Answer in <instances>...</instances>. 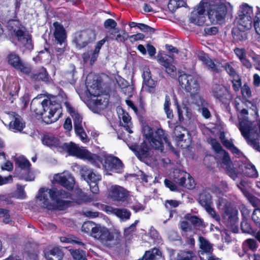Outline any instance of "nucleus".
<instances>
[{
	"label": "nucleus",
	"instance_id": "nucleus-33",
	"mask_svg": "<svg viewBox=\"0 0 260 260\" xmlns=\"http://www.w3.org/2000/svg\"><path fill=\"white\" fill-rule=\"evenodd\" d=\"M199 100L194 103L197 111L201 114H210L209 104L203 98L199 96Z\"/></svg>",
	"mask_w": 260,
	"mask_h": 260
},
{
	"label": "nucleus",
	"instance_id": "nucleus-7",
	"mask_svg": "<svg viewBox=\"0 0 260 260\" xmlns=\"http://www.w3.org/2000/svg\"><path fill=\"white\" fill-rule=\"evenodd\" d=\"M178 82L181 88L184 89L186 92L189 93L191 99L198 95L200 85L196 77L189 74H182L178 77Z\"/></svg>",
	"mask_w": 260,
	"mask_h": 260
},
{
	"label": "nucleus",
	"instance_id": "nucleus-64",
	"mask_svg": "<svg viewBox=\"0 0 260 260\" xmlns=\"http://www.w3.org/2000/svg\"><path fill=\"white\" fill-rule=\"evenodd\" d=\"M252 219L256 224L260 223V208H256L253 211Z\"/></svg>",
	"mask_w": 260,
	"mask_h": 260
},
{
	"label": "nucleus",
	"instance_id": "nucleus-52",
	"mask_svg": "<svg viewBox=\"0 0 260 260\" xmlns=\"http://www.w3.org/2000/svg\"><path fill=\"white\" fill-rule=\"evenodd\" d=\"M210 144L212 148L216 152V154H220L222 151H224V150L222 149L220 144L215 139H211L210 141Z\"/></svg>",
	"mask_w": 260,
	"mask_h": 260
},
{
	"label": "nucleus",
	"instance_id": "nucleus-44",
	"mask_svg": "<svg viewBox=\"0 0 260 260\" xmlns=\"http://www.w3.org/2000/svg\"><path fill=\"white\" fill-rule=\"evenodd\" d=\"M231 82L232 83V87L235 91H238L241 89L242 80L240 76L238 75L232 78Z\"/></svg>",
	"mask_w": 260,
	"mask_h": 260
},
{
	"label": "nucleus",
	"instance_id": "nucleus-21",
	"mask_svg": "<svg viewBox=\"0 0 260 260\" xmlns=\"http://www.w3.org/2000/svg\"><path fill=\"white\" fill-rule=\"evenodd\" d=\"M9 128L14 132H21L25 126V123L19 115H9Z\"/></svg>",
	"mask_w": 260,
	"mask_h": 260
},
{
	"label": "nucleus",
	"instance_id": "nucleus-29",
	"mask_svg": "<svg viewBox=\"0 0 260 260\" xmlns=\"http://www.w3.org/2000/svg\"><path fill=\"white\" fill-rule=\"evenodd\" d=\"M158 62L166 69V72L170 75H174L176 74V68L172 64L170 59L167 56H161L158 59Z\"/></svg>",
	"mask_w": 260,
	"mask_h": 260
},
{
	"label": "nucleus",
	"instance_id": "nucleus-63",
	"mask_svg": "<svg viewBox=\"0 0 260 260\" xmlns=\"http://www.w3.org/2000/svg\"><path fill=\"white\" fill-rule=\"evenodd\" d=\"M204 31L207 35H215L218 32V28L216 26H207L205 27Z\"/></svg>",
	"mask_w": 260,
	"mask_h": 260
},
{
	"label": "nucleus",
	"instance_id": "nucleus-27",
	"mask_svg": "<svg viewBox=\"0 0 260 260\" xmlns=\"http://www.w3.org/2000/svg\"><path fill=\"white\" fill-rule=\"evenodd\" d=\"M131 149L139 159L145 158L148 156L149 147L145 143H143L140 145L134 146L131 147Z\"/></svg>",
	"mask_w": 260,
	"mask_h": 260
},
{
	"label": "nucleus",
	"instance_id": "nucleus-13",
	"mask_svg": "<svg viewBox=\"0 0 260 260\" xmlns=\"http://www.w3.org/2000/svg\"><path fill=\"white\" fill-rule=\"evenodd\" d=\"M52 192L53 191H57L61 193L60 194L56 196L54 194V198L52 196V201L54 205V210L58 209L62 210L67 208L69 203L68 200L71 199V194L62 189H58L56 188H52Z\"/></svg>",
	"mask_w": 260,
	"mask_h": 260
},
{
	"label": "nucleus",
	"instance_id": "nucleus-9",
	"mask_svg": "<svg viewBox=\"0 0 260 260\" xmlns=\"http://www.w3.org/2000/svg\"><path fill=\"white\" fill-rule=\"evenodd\" d=\"M61 148V152L66 151L71 155L86 159L91 163L92 160L97 158L96 154H92L83 147H79L73 142L63 143Z\"/></svg>",
	"mask_w": 260,
	"mask_h": 260
},
{
	"label": "nucleus",
	"instance_id": "nucleus-38",
	"mask_svg": "<svg viewBox=\"0 0 260 260\" xmlns=\"http://www.w3.org/2000/svg\"><path fill=\"white\" fill-rule=\"evenodd\" d=\"M15 164L18 167V170H26L30 169L29 161L23 156H20L16 159Z\"/></svg>",
	"mask_w": 260,
	"mask_h": 260
},
{
	"label": "nucleus",
	"instance_id": "nucleus-61",
	"mask_svg": "<svg viewBox=\"0 0 260 260\" xmlns=\"http://www.w3.org/2000/svg\"><path fill=\"white\" fill-rule=\"evenodd\" d=\"M75 131L77 135H78L82 140H84L86 139L87 136L83 129L82 125L81 126H74Z\"/></svg>",
	"mask_w": 260,
	"mask_h": 260
},
{
	"label": "nucleus",
	"instance_id": "nucleus-47",
	"mask_svg": "<svg viewBox=\"0 0 260 260\" xmlns=\"http://www.w3.org/2000/svg\"><path fill=\"white\" fill-rule=\"evenodd\" d=\"M253 26L256 33L260 35V10L258 8L253 19Z\"/></svg>",
	"mask_w": 260,
	"mask_h": 260
},
{
	"label": "nucleus",
	"instance_id": "nucleus-42",
	"mask_svg": "<svg viewBox=\"0 0 260 260\" xmlns=\"http://www.w3.org/2000/svg\"><path fill=\"white\" fill-rule=\"evenodd\" d=\"M41 116L42 121L46 124H51L55 122L61 115H39Z\"/></svg>",
	"mask_w": 260,
	"mask_h": 260
},
{
	"label": "nucleus",
	"instance_id": "nucleus-26",
	"mask_svg": "<svg viewBox=\"0 0 260 260\" xmlns=\"http://www.w3.org/2000/svg\"><path fill=\"white\" fill-rule=\"evenodd\" d=\"M198 201L204 208L213 205L212 197L208 189H204L200 193Z\"/></svg>",
	"mask_w": 260,
	"mask_h": 260
},
{
	"label": "nucleus",
	"instance_id": "nucleus-34",
	"mask_svg": "<svg viewBox=\"0 0 260 260\" xmlns=\"http://www.w3.org/2000/svg\"><path fill=\"white\" fill-rule=\"evenodd\" d=\"M215 158L219 161H221L222 164L225 166L226 170L231 169V167L233 166L232 161L228 152L225 150L222 151L220 154H216Z\"/></svg>",
	"mask_w": 260,
	"mask_h": 260
},
{
	"label": "nucleus",
	"instance_id": "nucleus-48",
	"mask_svg": "<svg viewBox=\"0 0 260 260\" xmlns=\"http://www.w3.org/2000/svg\"><path fill=\"white\" fill-rule=\"evenodd\" d=\"M187 219L194 226L200 227L203 225V220L197 216H190V217L188 216Z\"/></svg>",
	"mask_w": 260,
	"mask_h": 260
},
{
	"label": "nucleus",
	"instance_id": "nucleus-18",
	"mask_svg": "<svg viewBox=\"0 0 260 260\" xmlns=\"http://www.w3.org/2000/svg\"><path fill=\"white\" fill-rule=\"evenodd\" d=\"M30 78L34 82H42L46 84H50L52 81L46 69L43 67L38 72L31 74Z\"/></svg>",
	"mask_w": 260,
	"mask_h": 260
},
{
	"label": "nucleus",
	"instance_id": "nucleus-11",
	"mask_svg": "<svg viewBox=\"0 0 260 260\" xmlns=\"http://www.w3.org/2000/svg\"><path fill=\"white\" fill-rule=\"evenodd\" d=\"M61 193L60 192L57 191L52 192V189L42 188L39 190L37 198L39 201V204L42 207L48 210H54V205L50 202L49 198L52 200V196L54 198V194L56 196Z\"/></svg>",
	"mask_w": 260,
	"mask_h": 260
},
{
	"label": "nucleus",
	"instance_id": "nucleus-56",
	"mask_svg": "<svg viewBox=\"0 0 260 260\" xmlns=\"http://www.w3.org/2000/svg\"><path fill=\"white\" fill-rule=\"evenodd\" d=\"M224 70L227 72V73L229 75V76L231 78L238 75L237 74V73L236 72V70L231 66V64L229 62H226L224 64Z\"/></svg>",
	"mask_w": 260,
	"mask_h": 260
},
{
	"label": "nucleus",
	"instance_id": "nucleus-19",
	"mask_svg": "<svg viewBox=\"0 0 260 260\" xmlns=\"http://www.w3.org/2000/svg\"><path fill=\"white\" fill-rule=\"evenodd\" d=\"M54 180L68 189H72L75 184L74 177L69 173L57 174L54 176Z\"/></svg>",
	"mask_w": 260,
	"mask_h": 260
},
{
	"label": "nucleus",
	"instance_id": "nucleus-43",
	"mask_svg": "<svg viewBox=\"0 0 260 260\" xmlns=\"http://www.w3.org/2000/svg\"><path fill=\"white\" fill-rule=\"evenodd\" d=\"M179 204L180 202L176 200H170L166 201L165 207L170 211V218L173 216V212H174V211L172 210V209L173 208H176L178 207Z\"/></svg>",
	"mask_w": 260,
	"mask_h": 260
},
{
	"label": "nucleus",
	"instance_id": "nucleus-51",
	"mask_svg": "<svg viewBox=\"0 0 260 260\" xmlns=\"http://www.w3.org/2000/svg\"><path fill=\"white\" fill-rule=\"evenodd\" d=\"M213 205L208 206L205 207V210L216 221L219 222L220 220V217L219 215L217 214L216 211L213 207Z\"/></svg>",
	"mask_w": 260,
	"mask_h": 260
},
{
	"label": "nucleus",
	"instance_id": "nucleus-5",
	"mask_svg": "<svg viewBox=\"0 0 260 260\" xmlns=\"http://www.w3.org/2000/svg\"><path fill=\"white\" fill-rule=\"evenodd\" d=\"M97 158L92 160L91 164L95 166H99V162L102 164L104 169L107 172L120 173L123 171L124 165L118 157L109 155L101 154L97 155Z\"/></svg>",
	"mask_w": 260,
	"mask_h": 260
},
{
	"label": "nucleus",
	"instance_id": "nucleus-22",
	"mask_svg": "<svg viewBox=\"0 0 260 260\" xmlns=\"http://www.w3.org/2000/svg\"><path fill=\"white\" fill-rule=\"evenodd\" d=\"M87 36V32L85 31H81L76 34L73 39V43L78 49H82L90 43V40L86 38Z\"/></svg>",
	"mask_w": 260,
	"mask_h": 260
},
{
	"label": "nucleus",
	"instance_id": "nucleus-57",
	"mask_svg": "<svg viewBox=\"0 0 260 260\" xmlns=\"http://www.w3.org/2000/svg\"><path fill=\"white\" fill-rule=\"evenodd\" d=\"M117 25V22L111 18L106 20L104 23V27L106 29H115Z\"/></svg>",
	"mask_w": 260,
	"mask_h": 260
},
{
	"label": "nucleus",
	"instance_id": "nucleus-60",
	"mask_svg": "<svg viewBox=\"0 0 260 260\" xmlns=\"http://www.w3.org/2000/svg\"><path fill=\"white\" fill-rule=\"evenodd\" d=\"M247 197L251 204L256 208H260V200L255 197L248 194Z\"/></svg>",
	"mask_w": 260,
	"mask_h": 260
},
{
	"label": "nucleus",
	"instance_id": "nucleus-40",
	"mask_svg": "<svg viewBox=\"0 0 260 260\" xmlns=\"http://www.w3.org/2000/svg\"><path fill=\"white\" fill-rule=\"evenodd\" d=\"M175 260H194V255L192 251H180Z\"/></svg>",
	"mask_w": 260,
	"mask_h": 260
},
{
	"label": "nucleus",
	"instance_id": "nucleus-62",
	"mask_svg": "<svg viewBox=\"0 0 260 260\" xmlns=\"http://www.w3.org/2000/svg\"><path fill=\"white\" fill-rule=\"evenodd\" d=\"M179 227L180 229L184 232L190 231L192 230L191 224L186 221H180L179 223Z\"/></svg>",
	"mask_w": 260,
	"mask_h": 260
},
{
	"label": "nucleus",
	"instance_id": "nucleus-50",
	"mask_svg": "<svg viewBox=\"0 0 260 260\" xmlns=\"http://www.w3.org/2000/svg\"><path fill=\"white\" fill-rule=\"evenodd\" d=\"M143 84L148 87V91L149 92H154L156 82L151 78L143 81Z\"/></svg>",
	"mask_w": 260,
	"mask_h": 260
},
{
	"label": "nucleus",
	"instance_id": "nucleus-30",
	"mask_svg": "<svg viewBox=\"0 0 260 260\" xmlns=\"http://www.w3.org/2000/svg\"><path fill=\"white\" fill-rule=\"evenodd\" d=\"M16 176L19 179L26 181H32L35 178L34 172L30 169L17 170L16 172Z\"/></svg>",
	"mask_w": 260,
	"mask_h": 260
},
{
	"label": "nucleus",
	"instance_id": "nucleus-31",
	"mask_svg": "<svg viewBox=\"0 0 260 260\" xmlns=\"http://www.w3.org/2000/svg\"><path fill=\"white\" fill-rule=\"evenodd\" d=\"M199 59L211 71L215 73H218L219 72V70L216 67L214 61L210 58L207 54H204L203 55L200 56Z\"/></svg>",
	"mask_w": 260,
	"mask_h": 260
},
{
	"label": "nucleus",
	"instance_id": "nucleus-17",
	"mask_svg": "<svg viewBox=\"0 0 260 260\" xmlns=\"http://www.w3.org/2000/svg\"><path fill=\"white\" fill-rule=\"evenodd\" d=\"M82 178L88 183L98 182L101 179V176L87 167H82L80 170Z\"/></svg>",
	"mask_w": 260,
	"mask_h": 260
},
{
	"label": "nucleus",
	"instance_id": "nucleus-6",
	"mask_svg": "<svg viewBox=\"0 0 260 260\" xmlns=\"http://www.w3.org/2000/svg\"><path fill=\"white\" fill-rule=\"evenodd\" d=\"M252 16V7L246 3L242 4L236 18L237 25L243 29H250L253 22Z\"/></svg>",
	"mask_w": 260,
	"mask_h": 260
},
{
	"label": "nucleus",
	"instance_id": "nucleus-32",
	"mask_svg": "<svg viewBox=\"0 0 260 260\" xmlns=\"http://www.w3.org/2000/svg\"><path fill=\"white\" fill-rule=\"evenodd\" d=\"M63 255L62 251L58 247H54L45 253L47 260H61Z\"/></svg>",
	"mask_w": 260,
	"mask_h": 260
},
{
	"label": "nucleus",
	"instance_id": "nucleus-3",
	"mask_svg": "<svg viewBox=\"0 0 260 260\" xmlns=\"http://www.w3.org/2000/svg\"><path fill=\"white\" fill-rule=\"evenodd\" d=\"M92 237L105 247L109 248L120 244L122 239L120 232H110L108 228L100 225H98L95 230H93Z\"/></svg>",
	"mask_w": 260,
	"mask_h": 260
},
{
	"label": "nucleus",
	"instance_id": "nucleus-25",
	"mask_svg": "<svg viewBox=\"0 0 260 260\" xmlns=\"http://www.w3.org/2000/svg\"><path fill=\"white\" fill-rule=\"evenodd\" d=\"M174 97V106L177 110V114H192L191 105L188 101L179 104L176 96Z\"/></svg>",
	"mask_w": 260,
	"mask_h": 260
},
{
	"label": "nucleus",
	"instance_id": "nucleus-59",
	"mask_svg": "<svg viewBox=\"0 0 260 260\" xmlns=\"http://www.w3.org/2000/svg\"><path fill=\"white\" fill-rule=\"evenodd\" d=\"M22 39H25V43L24 44V47L27 50L31 51L34 48V45L32 42L31 35H27L26 38L22 37Z\"/></svg>",
	"mask_w": 260,
	"mask_h": 260
},
{
	"label": "nucleus",
	"instance_id": "nucleus-1",
	"mask_svg": "<svg viewBox=\"0 0 260 260\" xmlns=\"http://www.w3.org/2000/svg\"><path fill=\"white\" fill-rule=\"evenodd\" d=\"M239 122L237 124L241 135L244 138L247 144L260 152L259 134L253 122L248 120L245 115H238Z\"/></svg>",
	"mask_w": 260,
	"mask_h": 260
},
{
	"label": "nucleus",
	"instance_id": "nucleus-39",
	"mask_svg": "<svg viewBox=\"0 0 260 260\" xmlns=\"http://www.w3.org/2000/svg\"><path fill=\"white\" fill-rule=\"evenodd\" d=\"M98 225L91 221L85 222L82 226V231L87 234H89L92 237L93 234V230H95Z\"/></svg>",
	"mask_w": 260,
	"mask_h": 260
},
{
	"label": "nucleus",
	"instance_id": "nucleus-2",
	"mask_svg": "<svg viewBox=\"0 0 260 260\" xmlns=\"http://www.w3.org/2000/svg\"><path fill=\"white\" fill-rule=\"evenodd\" d=\"M225 0H207L205 7L208 18L212 23L222 24L225 22L228 7Z\"/></svg>",
	"mask_w": 260,
	"mask_h": 260
},
{
	"label": "nucleus",
	"instance_id": "nucleus-12",
	"mask_svg": "<svg viewBox=\"0 0 260 260\" xmlns=\"http://www.w3.org/2000/svg\"><path fill=\"white\" fill-rule=\"evenodd\" d=\"M212 92L216 100H218L226 108H228L232 99V95L224 86L215 84L212 87Z\"/></svg>",
	"mask_w": 260,
	"mask_h": 260
},
{
	"label": "nucleus",
	"instance_id": "nucleus-41",
	"mask_svg": "<svg viewBox=\"0 0 260 260\" xmlns=\"http://www.w3.org/2000/svg\"><path fill=\"white\" fill-rule=\"evenodd\" d=\"M70 252L75 260H87L85 252L80 250H70Z\"/></svg>",
	"mask_w": 260,
	"mask_h": 260
},
{
	"label": "nucleus",
	"instance_id": "nucleus-37",
	"mask_svg": "<svg viewBox=\"0 0 260 260\" xmlns=\"http://www.w3.org/2000/svg\"><path fill=\"white\" fill-rule=\"evenodd\" d=\"M188 133L186 129L181 126L177 125L174 128L173 137L178 142L182 141L185 135Z\"/></svg>",
	"mask_w": 260,
	"mask_h": 260
},
{
	"label": "nucleus",
	"instance_id": "nucleus-10",
	"mask_svg": "<svg viewBox=\"0 0 260 260\" xmlns=\"http://www.w3.org/2000/svg\"><path fill=\"white\" fill-rule=\"evenodd\" d=\"M149 142L152 148L161 152L164 149V144L169 147H172L168 139V135L161 128H157L154 131V133Z\"/></svg>",
	"mask_w": 260,
	"mask_h": 260
},
{
	"label": "nucleus",
	"instance_id": "nucleus-36",
	"mask_svg": "<svg viewBox=\"0 0 260 260\" xmlns=\"http://www.w3.org/2000/svg\"><path fill=\"white\" fill-rule=\"evenodd\" d=\"M119 119L120 125L124 127L129 133H132L133 131L131 129L132 124L130 115H119Z\"/></svg>",
	"mask_w": 260,
	"mask_h": 260
},
{
	"label": "nucleus",
	"instance_id": "nucleus-20",
	"mask_svg": "<svg viewBox=\"0 0 260 260\" xmlns=\"http://www.w3.org/2000/svg\"><path fill=\"white\" fill-rule=\"evenodd\" d=\"M105 211L108 214H113L116 216L122 221L129 219L131 215V212L126 209H120L110 206H106Z\"/></svg>",
	"mask_w": 260,
	"mask_h": 260
},
{
	"label": "nucleus",
	"instance_id": "nucleus-4",
	"mask_svg": "<svg viewBox=\"0 0 260 260\" xmlns=\"http://www.w3.org/2000/svg\"><path fill=\"white\" fill-rule=\"evenodd\" d=\"M30 111L34 114H43L48 112V114H62L61 105L55 100L44 99L42 102L32 100L30 105Z\"/></svg>",
	"mask_w": 260,
	"mask_h": 260
},
{
	"label": "nucleus",
	"instance_id": "nucleus-46",
	"mask_svg": "<svg viewBox=\"0 0 260 260\" xmlns=\"http://www.w3.org/2000/svg\"><path fill=\"white\" fill-rule=\"evenodd\" d=\"M243 246L244 249L247 248L252 251H254L256 249L257 245L256 241L254 239H248L244 242Z\"/></svg>",
	"mask_w": 260,
	"mask_h": 260
},
{
	"label": "nucleus",
	"instance_id": "nucleus-54",
	"mask_svg": "<svg viewBox=\"0 0 260 260\" xmlns=\"http://www.w3.org/2000/svg\"><path fill=\"white\" fill-rule=\"evenodd\" d=\"M143 135L149 141L154 133V131L150 126L146 125L143 126Z\"/></svg>",
	"mask_w": 260,
	"mask_h": 260
},
{
	"label": "nucleus",
	"instance_id": "nucleus-8",
	"mask_svg": "<svg viewBox=\"0 0 260 260\" xmlns=\"http://www.w3.org/2000/svg\"><path fill=\"white\" fill-rule=\"evenodd\" d=\"M6 60L8 65L16 70L26 75L30 74L31 68L24 61L16 51L9 52L6 55Z\"/></svg>",
	"mask_w": 260,
	"mask_h": 260
},
{
	"label": "nucleus",
	"instance_id": "nucleus-14",
	"mask_svg": "<svg viewBox=\"0 0 260 260\" xmlns=\"http://www.w3.org/2000/svg\"><path fill=\"white\" fill-rule=\"evenodd\" d=\"M108 196L113 201L124 202L127 200L129 192L124 187L115 185L110 187Z\"/></svg>",
	"mask_w": 260,
	"mask_h": 260
},
{
	"label": "nucleus",
	"instance_id": "nucleus-55",
	"mask_svg": "<svg viewBox=\"0 0 260 260\" xmlns=\"http://www.w3.org/2000/svg\"><path fill=\"white\" fill-rule=\"evenodd\" d=\"M63 106L66 110V112L69 114H78L77 109L73 106L69 102L66 101L64 102Z\"/></svg>",
	"mask_w": 260,
	"mask_h": 260
},
{
	"label": "nucleus",
	"instance_id": "nucleus-15",
	"mask_svg": "<svg viewBox=\"0 0 260 260\" xmlns=\"http://www.w3.org/2000/svg\"><path fill=\"white\" fill-rule=\"evenodd\" d=\"M43 145L47 146L52 150L61 152V147L63 143L59 139L52 134H45L41 139Z\"/></svg>",
	"mask_w": 260,
	"mask_h": 260
},
{
	"label": "nucleus",
	"instance_id": "nucleus-23",
	"mask_svg": "<svg viewBox=\"0 0 260 260\" xmlns=\"http://www.w3.org/2000/svg\"><path fill=\"white\" fill-rule=\"evenodd\" d=\"M9 25L11 29L14 32L17 40L21 42L22 37L25 36L24 31L21 29L23 26L21 21L16 19H11L9 21Z\"/></svg>",
	"mask_w": 260,
	"mask_h": 260
},
{
	"label": "nucleus",
	"instance_id": "nucleus-45",
	"mask_svg": "<svg viewBox=\"0 0 260 260\" xmlns=\"http://www.w3.org/2000/svg\"><path fill=\"white\" fill-rule=\"evenodd\" d=\"M206 20L205 16H200L199 15H193L190 17V22L199 26L204 25Z\"/></svg>",
	"mask_w": 260,
	"mask_h": 260
},
{
	"label": "nucleus",
	"instance_id": "nucleus-16",
	"mask_svg": "<svg viewBox=\"0 0 260 260\" xmlns=\"http://www.w3.org/2000/svg\"><path fill=\"white\" fill-rule=\"evenodd\" d=\"M54 26L53 37L55 44L62 45L67 41V34L63 26L58 21L53 23Z\"/></svg>",
	"mask_w": 260,
	"mask_h": 260
},
{
	"label": "nucleus",
	"instance_id": "nucleus-58",
	"mask_svg": "<svg viewBox=\"0 0 260 260\" xmlns=\"http://www.w3.org/2000/svg\"><path fill=\"white\" fill-rule=\"evenodd\" d=\"M195 185L194 179L189 175V177H187L186 181H185V183L182 186L189 189H192L195 187Z\"/></svg>",
	"mask_w": 260,
	"mask_h": 260
},
{
	"label": "nucleus",
	"instance_id": "nucleus-24",
	"mask_svg": "<svg viewBox=\"0 0 260 260\" xmlns=\"http://www.w3.org/2000/svg\"><path fill=\"white\" fill-rule=\"evenodd\" d=\"M199 240L200 248L201 249L200 254L201 258L204 259V256H206L207 258L208 256L212 255L213 251L212 245L202 236L199 237Z\"/></svg>",
	"mask_w": 260,
	"mask_h": 260
},
{
	"label": "nucleus",
	"instance_id": "nucleus-35",
	"mask_svg": "<svg viewBox=\"0 0 260 260\" xmlns=\"http://www.w3.org/2000/svg\"><path fill=\"white\" fill-rule=\"evenodd\" d=\"M247 29H243L240 28L239 26L233 28L232 30V36L236 41H241L245 40L247 38V35L246 32Z\"/></svg>",
	"mask_w": 260,
	"mask_h": 260
},
{
	"label": "nucleus",
	"instance_id": "nucleus-28",
	"mask_svg": "<svg viewBox=\"0 0 260 260\" xmlns=\"http://www.w3.org/2000/svg\"><path fill=\"white\" fill-rule=\"evenodd\" d=\"M189 176V174L186 172L176 169L173 171L172 178L175 183L182 186L186 181L187 177Z\"/></svg>",
	"mask_w": 260,
	"mask_h": 260
},
{
	"label": "nucleus",
	"instance_id": "nucleus-49",
	"mask_svg": "<svg viewBox=\"0 0 260 260\" xmlns=\"http://www.w3.org/2000/svg\"><path fill=\"white\" fill-rule=\"evenodd\" d=\"M171 105V98L168 94H166L164 104V109L166 114H173V110L170 108Z\"/></svg>",
	"mask_w": 260,
	"mask_h": 260
},
{
	"label": "nucleus",
	"instance_id": "nucleus-53",
	"mask_svg": "<svg viewBox=\"0 0 260 260\" xmlns=\"http://www.w3.org/2000/svg\"><path fill=\"white\" fill-rule=\"evenodd\" d=\"M241 91L243 97L245 99H249L251 96V89L246 83L242 86Z\"/></svg>",
	"mask_w": 260,
	"mask_h": 260
}]
</instances>
